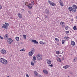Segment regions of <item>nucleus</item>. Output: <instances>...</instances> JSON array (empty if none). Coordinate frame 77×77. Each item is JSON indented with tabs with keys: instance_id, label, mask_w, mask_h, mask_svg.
Here are the masks:
<instances>
[{
	"instance_id": "nucleus-1",
	"label": "nucleus",
	"mask_w": 77,
	"mask_h": 77,
	"mask_svg": "<svg viewBox=\"0 0 77 77\" xmlns=\"http://www.w3.org/2000/svg\"><path fill=\"white\" fill-rule=\"evenodd\" d=\"M72 7H70L68 9L69 11H72L73 12H75L76 11V9H77V7L75 5H73L72 6Z\"/></svg>"
},
{
	"instance_id": "nucleus-2",
	"label": "nucleus",
	"mask_w": 77,
	"mask_h": 77,
	"mask_svg": "<svg viewBox=\"0 0 77 77\" xmlns=\"http://www.w3.org/2000/svg\"><path fill=\"white\" fill-rule=\"evenodd\" d=\"M36 57L37 59L38 60H41L42 59V56L40 54L38 55Z\"/></svg>"
},
{
	"instance_id": "nucleus-3",
	"label": "nucleus",
	"mask_w": 77,
	"mask_h": 77,
	"mask_svg": "<svg viewBox=\"0 0 77 77\" xmlns=\"http://www.w3.org/2000/svg\"><path fill=\"white\" fill-rule=\"evenodd\" d=\"M8 44H12L13 42V40L11 38H9L8 40Z\"/></svg>"
},
{
	"instance_id": "nucleus-4",
	"label": "nucleus",
	"mask_w": 77,
	"mask_h": 77,
	"mask_svg": "<svg viewBox=\"0 0 77 77\" xmlns=\"http://www.w3.org/2000/svg\"><path fill=\"white\" fill-rule=\"evenodd\" d=\"M48 2L51 5V6H55V4L53 2H51L50 0H48Z\"/></svg>"
},
{
	"instance_id": "nucleus-5",
	"label": "nucleus",
	"mask_w": 77,
	"mask_h": 77,
	"mask_svg": "<svg viewBox=\"0 0 77 77\" xmlns=\"http://www.w3.org/2000/svg\"><path fill=\"white\" fill-rule=\"evenodd\" d=\"M60 25L62 26V27H65V23L63 22H61Z\"/></svg>"
},
{
	"instance_id": "nucleus-6",
	"label": "nucleus",
	"mask_w": 77,
	"mask_h": 77,
	"mask_svg": "<svg viewBox=\"0 0 77 77\" xmlns=\"http://www.w3.org/2000/svg\"><path fill=\"white\" fill-rule=\"evenodd\" d=\"M1 53L4 54H6V50L3 49H2L1 51Z\"/></svg>"
},
{
	"instance_id": "nucleus-7",
	"label": "nucleus",
	"mask_w": 77,
	"mask_h": 77,
	"mask_svg": "<svg viewBox=\"0 0 77 77\" xmlns=\"http://www.w3.org/2000/svg\"><path fill=\"white\" fill-rule=\"evenodd\" d=\"M46 61L47 62V63L48 65H51V61L50 60L47 59Z\"/></svg>"
},
{
	"instance_id": "nucleus-8",
	"label": "nucleus",
	"mask_w": 77,
	"mask_h": 77,
	"mask_svg": "<svg viewBox=\"0 0 77 77\" xmlns=\"http://www.w3.org/2000/svg\"><path fill=\"white\" fill-rule=\"evenodd\" d=\"M28 7L29 8V9H31L32 8V7H33V5L31 4H29L28 5Z\"/></svg>"
},
{
	"instance_id": "nucleus-9",
	"label": "nucleus",
	"mask_w": 77,
	"mask_h": 77,
	"mask_svg": "<svg viewBox=\"0 0 77 77\" xmlns=\"http://www.w3.org/2000/svg\"><path fill=\"white\" fill-rule=\"evenodd\" d=\"M6 60L3 58H0V62L3 63Z\"/></svg>"
},
{
	"instance_id": "nucleus-10",
	"label": "nucleus",
	"mask_w": 77,
	"mask_h": 77,
	"mask_svg": "<svg viewBox=\"0 0 77 77\" xmlns=\"http://www.w3.org/2000/svg\"><path fill=\"white\" fill-rule=\"evenodd\" d=\"M8 37H9V35H8V34H5L4 36L5 39V40H7V39H8Z\"/></svg>"
},
{
	"instance_id": "nucleus-11",
	"label": "nucleus",
	"mask_w": 77,
	"mask_h": 77,
	"mask_svg": "<svg viewBox=\"0 0 77 77\" xmlns=\"http://www.w3.org/2000/svg\"><path fill=\"white\" fill-rule=\"evenodd\" d=\"M43 71L44 74H48V72L47 70L43 69Z\"/></svg>"
},
{
	"instance_id": "nucleus-12",
	"label": "nucleus",
	"mask_w": 77,
	"mask_h": 77,
	"mask_svg": "<svg viewBox=\"0 0 77 77\" xmlns=\"http://www.w3.org/2000/svg\"><path fill=\"white\" fill-rule=\"evenodd\" d=\"M2 28L5 29H8V27L6 26L5 24H3V26H2Z\"/></svg>"
},
{
	"instance_id": "nucleus-13",
	"label": "nucleus",
	"mask_w": 77,
	"mask_h": 77,
	"mask_svg": "<svg viewBox=\"0 0 77 77\" xmlns=\"http://www.w3.org/2000/svg\"><path fill=\"white\" fill-rule=\"evenodd\" d=\"M17 15L19 18H22V14H20V13H18L17 14Z\"/></svg>"
},
{
	"instance_id": "nucleus-14",
	"label": "nucleus",
	"mask_w": 77,
	"mask_h": 77,
	"mask_svg": "<svg viewBox=\"0 0 77 77\" xmlns=\"http://www.w3.org/2000/svg\"><path fill=\"white\" fill-rule=\"evenodd\" d=\"M45 12L46 13L47 15H48V14H49V13H50V11H49V10L47 9H46L45 11Z\"/></svg>"
},
{
	"instance_id": "nucleus-15",
	"label": "nucleus",
	"mask_w": 77,
	"mask_h": 77,
	"mask_svg": "<svg viewBox=\"0 0 77 77\" xmlns=\"http://www.w3.org/2000/svg\"><path fill=\"white\" fill-rule=\"evenodd\" d=\"M32 42H34V44H38V42L36 40H33Z\"/></svg>"
},
{
	"instance_id": "nucleus-16",
	"label": "nucleus",
	"mask_w": 77,
	"mask_h": 77,
	"mask_svg": "<svg viewBox=\"0 0 77 77\" xmlns=\"http://www.w3.org/2000/svg\"><path fill=\"white\" fill-rule=\"evenodd\" d=\"M2 63L4 65H7V64H8V61H7V60H5Z\"/></svg>"
},
{
	"instance_id": "nucleus-17",
	"label": "nucleus",
	"mask_w": 77,
	"mask_h": 77,
	"mask_svg": "<svg viewBox=\"0 0 77 77\" xmlns=\"http://www.w3.org/2000/svg\"><path fill=\"white\" fill-rule=\"evenodd\" d=\"M69 65H66L65 66H63V68H65V69H66L68 68H69Z\"/></svg>"
},
{
	"instance_id": "nucleus-18",
	"label": "nucleus",
	"mask_w": 77,
	"mask_h": 77,
	"mask_svg": "<svg viewBox=\"0 0 77 77\" xmlns=\"http://www.w3.org/2000/svg\"><path fill=\"white\" fill-rule=\"evenodd\" d=\"M29 55L30 56H32V54H33V53L32 52V51H31L29 53Z\"/></svg>"
},
{
	"instance_id": "nucleus-19",
	"label": "nucleus",
	"mask_w": 77,
	"mask_h": 77,
	"mask_svg": "<svg viewBox=\"0 0 77 77\" xmlns=\"http://www.w3.org/2000/svg\"><path fill=\"white\" fill-rule=\"evenodd\" d=\"M75 42H74L72 41L71 42V44L72 45H73V46H74L75 45Z\"/></svg>"
},
{
	"instance_id": "nucleus-20",
	"label": "nucleus",
	"mask_w": 77,
	"mask_h": 77,
	"mask_svg": "<svg viewBox=\"0 0 77 77\" xmlns=\"http://www.w3.org/2000/svg\"><path fill=\"white\" fill-rule=\"evenodd\" d=\"M16 39L17 41H18L20 40V38L18 37H16Z\"/></svg>"
},
{
	"instance_id": "nucleus-21",
	"label": "nucleus",
	"mask_w": 77,
	"mask_h": 77,
	"mask_svg": "<svg viewBox=\"0 0 77 77\" xmlns=\"http://www.w3.org/2000/svg\"><path fill=\"white\" fill-rule=\"evenodd\" d=\"M31 51H32L33 53L34 54V53L35 52V49H34V48H33L32 49Z\"/></svg>"
},
{
	"instance_id": "nucleus-22",
	"label": "nucleus",
	"mask_w": 77,
	"mask_h": 77,
	"mask_svg": "<svg viewBox=\"0 0 77 77\" xmlns=\"http://www.w3.org/2000/svg\"><path fill=\"white\" fill-rule=\"evenodd\" d=\"M27 36V35H23V38L24 39H26V37Z\"/></svg>"
},
{
	"instance_id": "nucleus-23",
	"label": "nucleus",
	"mask_w": 77,
	"mask_h": 77,
	"mask_svg": "<svg viewBox=\"0 0 77 77\" xmlns=\"http://www.w3.org/2000/svg\"><path fill=\"white\" fill-rule=\"evenodd\" d=\"M5 25H6V26H7V27H8V26H9V24L8 23H5Z\"/></svg>"
},
{
	"instance_id": "nucleus-24",
	"label": "nucleus",
	"mask_w": 77,
	"mask_h": 77,
	"mask_svg": "<svg viewBox=\"0 0 77 77\" xmlns=\"http://www.w3.org/2000/svg\"><path fill=\"white\" fill-rule=\"evenodd\" d=\"M34 74L35 75V76H38V72H34Z\"/></svg>"
},
{
	"instance_id": "nucleus-25",
	"label": "nucleus",
	"mask_w": 77,
	"mask_h": 77,
	"mask_svg": "<svg viewBox=\"0 0 77 77\" xmlns=\"http://www.w3.org/2000/svg\"><path fill=\"white\" fill-rule=\"evenodd\" d=\"M40 44H41V45H44V42H42V41H40Z\"/></svg>"
},
{
	"instance_id": "nucleus-26",
	"label": "nucleus",
	"mask_w": 77,
	"mask_h": 77,
	"mask_svg": "<svg viewBox=\"0 0 77 77\" xmlns=\"http://www.w3.org/2000/svg\"><path fill=\"white\" fill-rule=\"evenodd\" d=\"M60 6H63V2L61 3H60Z\"/></svg>"
},
{
	"instance_id": "nucleus-27",
	"label": "nucleus",
	"mask_w": 77,
	"mask_h": 77,
	"mask_svg": "<svg viewBox=\"0 0 77 77\" xmlns=\"http://www.w3.org/2000/svg\"><path fill=\"white\" fill-rule=\"evenodd\" d=\"M73 29L74 30H77V28L76 27V26H74L73 27Z\"/></svg>"
},
{
	"instance_id": "nucleus-28",
	"label": "nucleus",
	"mask_w": 77,
	"mask_h": 77,
	"mask_svg": "<svg viewBox=\"0 0 77 77\" xmlns=\"http://www.w3.org/2000/svg\"><path fill=\"white\" fill-rule=\"evenodd\" d=\"M55 39L57 41V42H58V41H59V39L57 38H55Z\"/></svg>"
},
{
	"instance_id": "nucleus-29",
	"label": "nucleus",
	"mask_w": 77,
	"mask_h": 77,
	"mask_svg": "<svg viewBox=\"0 0 77 77\" xmlns=\"http://www.w3.org/2000/svg\"><path fill=\"white\" fill-rule=\"evenodd\" d=\"M33 60H36V57L35 56L33 57Z\"/></svg>"
},
{
	"instance_id": "nucleus-30",
	"label": "nucleus",
	"mask_w": 77,
	"mask_h": 77,
	"mask_svg": "<svg viewBox=\"0 0 77 77\" xmlns=\"http://www.w3.org/2000/svg\"><path fill=\"white\" fill-rule=\"evenodd\" d=\"M58 2L59 3H62L63 2H62V0H59L58 1Z\"/></svg>"
},
{
	"instance_id": "nucleus-31",
	"label": "nucleus",
	"mask_w": 77,
	"mask_h": 77,
	"mask_svg": "<svg viewBox=\"0 0 77 77\" xmlns=\"http://www.w3.org/2000/svg\"><path fill=\"white\" fill-rule=\"evenodd\" d=\"M65 43V40H62V44H64Z\"/></svg>"
},
{
	"instance_id": "nucleus-32",
	"label": "nucleus",
	"mask_w": 77,
	"mask_h": 77,
	"mask_svg": "<svg viewBox=\"0 0 77 77\" xmlns=\"http://www.w3.org/2000/svg\"><path fill=\"white\" fill-rule=\"evenodd\" d=\"M64 38L65 39H68V38H69V37H64Z\"/></svg>"
},
{
	"instance_id": "nucleus-33",
	"label": "nucleus",
	"mask_w": 77,
	"mask_h": 77,
	"mask_svg": "<svg viewBox=\"0 0 77 77\" xmlns=\"http://www.w3.org/2000/svg\"><path fill=\"white\" fill-rule=\"evenodd\" d=\"M56 53L57 54H60V52L59 51H57L56 52Z\"/></svg>"
},
{
	"instance_id": "nucleus-34",
	"label": "nucleus",
	"mask_w": 77,
	"mask_h": 77,
	"mask_svg": "<svg viewBox=\"0 0 77 77\" xmlns=\"http://www.w3.org/2000/svg\"><path fill=\"white\" fill-rule=\"evenodd\" d=\"M65 28L66 30H68V29L69 28V27L67 26H66Z\"/></svg>"
},
{
	"instance_id": "nucleus-35",
	"label": "nucleus",
	"mask_w": 77,
	"mask_h": 77,
	"mask_svg": "<svg viewBox=\"0 0 77 77\" xmlns=\"http://www.w3.org/2000/svg\"><path fill=\"white\" fill-rule=\"evenodd\" d=\"M31 63L32 65V66H34V65H35L34 63H33V62H31Z\"/></svg>"
},
{
	"instance_id": "nucleus-36",
	"label": "nucleus",
	"mask_w": 77,
	"mask_h": 77,
	"mask_svg": "<svg viewBox=\"0 0 77 77\" xmlns=\"http://www.w3.org/2000/svg\"><path fill=\"white\" fill-rule=\"evenodd\" d=\"M31 4H32V5H34V1H32L31 2Z\"/></svg>"
},
{
	"instance_id": "nucleus-37",
	"label": "nucleus",
	"mask_w": 77,
	"mask_h": 77,
	"mask_svg": "<svg viewBox=\"0 0 77 77\" xmlns=\"http://www.w3.org/2000/svg\"><path fill=\"white\" fill-rule=\"evenodd\" d=\"M65 33L66 34H68L69 33V31H66Z\"/></svg>"
},
{
	"instance_id": "nucleus-38",
	"label": "nucleus",
	"mask_w": 77,
	"mask_h": 77,
	"mask_svg": "<svg viewBox=\"0 0 77 77\" xmlns=\"http://www.w3.org/2000/svg\"><path fill=\"white\" fill-rule=\"evenodd\" d=\"M20 51H24L25 50L24 49H22L20 50Z\"/></svg>"
},
{
	"instance_id": "nucleus-39",
	"label": "nucleus",
	"mask_w": 77,
	"mask_h": 77,
	"mask_svg": "<svg viewBox=\"0 0 77 77\" xmlns=\"http://www.w3.org/2000/svg\"><path fill=\"white\" fill-rule=\"evenodd\" d=\"M48 66H51V67H53V64H51V65H48Z\"/></svg>"
},
{
	"instance_id": "nucleus-40",
	"label": "nucleus",
	"mask_w": 77,
	"mask_h": 77,
	"mask_svg": "<svg viewBox=\"0 0 77 77\" xmlns=\"http://www.w3.org/2000/svg\"><path fill=\"white\" fill-rule=\"evenodd\" d=\"M0 39H4L1 36H0Z\"/></svg>"
},
{
	"instance_id": "nucleus-41",
	"label": "nucleus",
	"mask_w": 77,
	"mask_h": 77,
	"mask_svg": "<svg viewBox=\"0 0 77 77\" xmlns=\"http://www.w3.org/2000/svg\"><path fill=\"white\" fill-rule=\"evenodd\" d=\"M2 8V5H0V10H1V9Z\"/></svg>"
},
{
	"instance_id": "nucleus-42",
	"label": "nucleus",
	"mask_w": 77,
	"mask_h": 77,
	"mask_svg": "<svg viewBox=\"0 0 77 77\" xmlns=\"http://www.w3.org/2000/svg\"><path fill=\"white\" fill-rule=\"evenodd\" d=\"M46 18H48V17L46 15H45L44 16Z\"/></svg>"
},
{
	"instance_id": "nucleus-43",
	"label": "nucleus",
	"mask_w": 77,
	"mask_h": 77,
	"mask_svg": "<svg viewBox=\"0 0 77 77\" xmlns=\"http://www.w3.org/2000/svg\"><path fill=\"white\" fill-rule=\"evenodd\" d=\"M77 59V58H75V59H74V62H75V60H76Z\"/></svg>"
},
{
	"instance_id": "nucleus-44",
	"label": "nucleus",
	"mask_w": 77,
	"mask_h": 77,
	"mask_svg": "<svg viewBox=\"0 0 77 77\" xmlns=\"http://www.w3.org/2000/svg\"><path fill=\"white\" fill-rule=\"evenodd\" d=\"M58 60H59V62H62V60H61L60 59V58H58Z\"/></svg>"
},
{
	"instance_id": "nucleus-45",
	"label": "nucleus",
	"mask_w": 77,
	"mask_h": 77,
	"mask_svg": "<svg viewBox=\"0 0 77 77\" xmlns=\"http://www.w3.org/2000/svg\"><path fill=\"white\" fill-rule=\"evenodd\" d=\"M29 14H31V11H28Z\"/></svg>"
},
{
	"instance_id": "nucleus-46",
	"label": "nucleus",
	"mask_w": 77,
	"mask_h": 77,
	"mask_svg": "<svg viewBox=\"0 0 77 77\" xmlns=\"http://www.w3.org/2000/svg\"><path fill=\"white\" fill-rule=\"evenodd\" d=\"M62 59L63 60H64V57L62 58Z\"/></svg>"
},
{
	"instance_id": "nucleus-47",
	"label": "nucleus",
	"mask_w": 77,
	"mask_h": 77,
	"mask_svg": "<svg viewBox=\"0 0 77 77\" xmlns=\"http://www.w3.org/2000/svg\"><path fill=\"white\" fill-rule=\"evenodd\" d=\"M22 11L23 12H24V9H22Z\"/></svg>"
},
{
	"instance_id": "nucleus-48",
	"label": "nucleus",
	"mask_w": 77,
	"mask_h": 77,
	"mask_svg": "<svg viewBox=\"0 0 77 77\" xmlns=\"http://www.w3.org/2000/svg\"><path fill=\"white\" fill-rule=\"evenodd\" d=\"M26 77H29V75L27 74H26Z\"/></svg>"
},
{
	"instance_id": "nucleus-49",
	"label": "nucleus",
	"mask_w": 77,
	"mask_h": 77,
	"mask_svg": "<svg viewBox=\"0 0 77 77\" xmlns=\"http://www.w3.org/2000/svg\"><path fill=\"white\" fill-rule=\"evenodd\" d=\"M76 19L77 20V16H76Z\"/></svg>"
},
{
	"instance_id": "nucleus-50",
	"label": "nucleus",
	"mask_w": 77,
	"mask_h": 77,
	"mask_svg": "<svg viewBox=\"0 0 77 77\" xmlns=\"http://www.w3.org/2000/svg\"><path fill=\"white\" fill-rule=\"evenodd\" d=\"M57 45H59V43H57Z\"/></svg>"
},
{
	"instance_id": "nucleus-51",
	"label": "nucleus",
	"mask_w": 77,
	"mask_h": 77,
	"mask_svg": "<svg viewBox=\"0 0 77 77\" xmlns=\"http://www.w3.org/2000/svg\"><path fill=\"white\" fill-rule=\"evenodd\" d=\"M37 77H40V76H38Z\"/></svg>"
}]
</instances>
